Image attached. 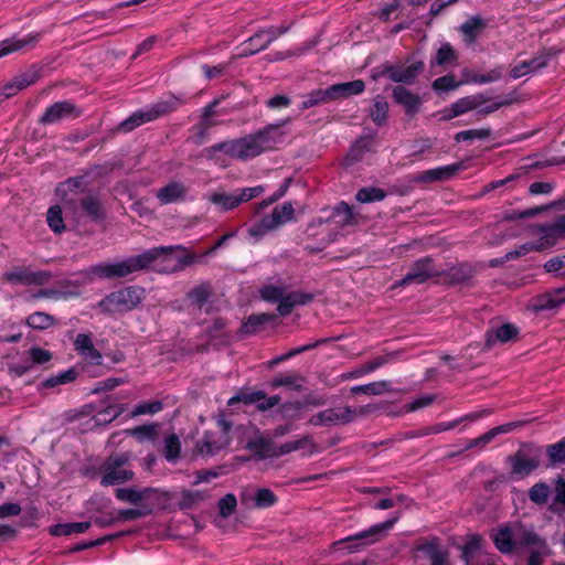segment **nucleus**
Wrapping results in <instances>:
<instances>
[{
	"mask_svg": "<svg viewBox=\"0 0 565 565\" xmlns=\"http://www.w3.org/2000/svg\"><path fill=\"white\" fill-rule=\"evenodd\" d=\"M536 233L541 234L537 250L555 245L558 239L565 238V215L556 216L550 224L537 225Z\"/></svg>",
	"mask_w": 565,
	"mask_h": 565,
	"instance_id": "obj_13",
	"label": "nucleus"
},
{
	"mask_svg": "<svg viewBox=\"0 0 565 565\" xmlns=\"http://www.w3.org/2000/svg\"><path fill=\"white\" fill-rule=\"evenodd\" d=\"M285 288L274 285H265L259 289V295L263 300L271 303H278L279 299L284 296Z\"/></svg>",
	"mask_w": 565,
	"mask_h": 565,
	"instance_id": "obj_54",
	"label": "nucleus"
},
{
	"mask_svg": "<svg viewBox=\"0 0 565 565\" xmlns=\"http://www.w3.org/2000/svg\"><path fill=\"white\" fill-rule=\"evenodd\" d=\"M554 503L565 505V477L557 476L553 481Z\"/></svg>",
	"mask_w": 565,
	"mask_h": 565,
	"instance_id": "obj_64",
	"label": "nucleus"
},
{
	"mask_svg": "<svg viewBox=\"0 0 565 565\" xmlns=\"http://www.w3.org/2000/svg\"><path fill=\"white\" fill-rule=\"evenodd\" d=\"M385 196H386V192L376 186L362 188L355 194V199L360 203L380 202Z\"/></svg>",
	"mask_w": 565,
	"mask_h": 565,
	"instance_id": "obj_44",
	"label": "nucleus"
},
{
	"mask_svg": "<svg viewBox=\"0 0 565 565\" xmlns=\"http://www.w3.org/2000/svg\"><path fill=\"white\" fill-rule=\"evenodd\" d=\"M546 454L553 465L565 462V440H559L555 444L548 445Z\"/></svg>",
	"mask_w": 565,
	"mask_h": 565,
	"instance_id": "obj_59",
	"label": "nucleus"
},
{
	"mask_svg": "<svg viewBox=\"0 0 565 565\" xmlns=\"http://www.w3.org/2000/svg\"><path fill=\"white\" fill-rule=\"evenodd\" d=\"M246 448L260 459L276 457V447L270 438L259 436L250 439Z\"/></svg>",
	"mask_w": 565,
	"mask_h": 565,
	"instance_id": "obj_28",
	"label": "nucleus"
},
{
	"mask_svg": "<svg viewBox=\"0 0 565 565\" xmlns=\"http://www.w3.org/2000/svg\"><path fill=\"white\" fill-rule=\"evenodd\" d=\"M503 70H504L503 66L499 65V66L494 67L493 70H491L490 72H488L487 74H482V75L475 74L471 77H469V83L488 84V83L500 81L503 76Z\"/></svg>",
	"mask_w": 565,
	"mask_h": 565,
	"instance_id": "obj_56",
	"label": "nucleus"
},
{
	"mask_svg": "<svg viewBox=\"0 0 565 565\" xmlns=\"http://www.w3.org/2000/svg\"><path fill=\"white\" fill-rule=\"evenodd\" d=\"M184 102L173 95L150 104L135 113L118 125L120 132H130L143 124L175 111Z\"/></svg>",
	"mask_w": 565,
	"mask_h": 565,
	"instance_id": "obj_3",
	"label": "nucleus"
},
{
	"mask_svg": "<svg viewBox=\"0 0 565 565\" xmlns=\"http://www.w3.org/2000/svg\"><path fill=\"white\" fill-rule=\"evenodd\" d=\"M194 263V255L186 253L181 245L158 246L143 250L119 262H105L92 265L86 274L100 279L125 278L140 270L171 274Z\"/></svg>",
	"mask_w": 565,
	"mask_h": 565,
	"instance_id": "obj_1",
	"label": "nucleus"
},
{
	"mask_svg": "<svg viewBox=\"0 0 565 565\" xmlns=\"http://www.w3.org/2000/svg\"><path fill=\"white\" fill-rule=\"evenodd\" d=\"M181 443L175 434H171L164 438V457L168 461L174 462L180 458Z\"/></svg>",
	"mask_w": 565,
	"mask_h": 565,
	"instance_id": "obj_49",
	"label": "nucleus"
},
{
	"mask_svg": "<svg viewBox=\"0 0 565 565\" xmlns=\"http://www.w3.org/2000/svg\"><path fill=\"white\" fill-rule=\"evenodd\" d=\"M298 380H301V377L295 373L278 374L268 383V385L274 390L281 386H287L297 392H300L302 390V385L297 383Z\"/></svg>",
	"mask_w": 565,
	"mask_h": 565,
	"instance_id": "obj_42",
	"label": "nucleus"
},
{
	"mask_svg": "<svg viewBox=\"0 0 565 565\" xmlns=\"http://www.w3.org/2000/svg\"><path fill=\"white\" fill-rule=\"evenodd\" d=\"M459 54L449 42H444L436 51L435 56L430 60V67L456 66L458 65Z\"/></svg>",
	"mask_w": 565,
	"mask_h": 565,
	"instance_id": "obj_25",
	"label": "nucleus"
},
{
	"mask_svg": "<svg viewBox=\"0 0 565 565\" xmlns=\"http://www.w3.org/2000/svg\"><path fill=\"white\" fill-rule=\"evenodd\" d=\"M469 83V78L465 81H457L454 74H447L440 77H437L431 83V88L435 93L441 94L447 92H452L458 89L461 85Z\"/></svg>",
	"mask_w": 565,
	"mask_h": 565,
	"instance_id": "obj_37",
	"label": "nucleus"
},
{
	"mask_svg": "<svg viewBox=\"0 0 565 565\" xmlns=\"http://www.w3.org/2000/svg\"><path fill=\"white\" fill-rule=\"evenodd\" d=\"M52 278L51 271H31L29 267L17 266L3 274V280L11 285L42 286Z\"/></svg>",
	"mask_w": 565,
	"mask_h": 565,
	"instance_id": "obj_10",
	"label": "nucleus"
},
{
	"mask_svg": "<svg viewBox=\"0 0 565 565\" xmlns=\"http://www.w3.org/2000/svg\"><path fill=\"white\" fill-rule=\"evenodd\" d=\"M324 340H318L316 342H312V343H308V344H303V345H300L298 348H295L290 351H288L287 353H284V354H280V355H277L276 358L271 359L270 361H268V367L273 369L275 367L276 365H278L279 363L281 362H285L298 354H301L303 352H307V351H310L315 348H317L319 344L323 343Z\"/></svg>",
	"mask_w": 565,
	"mask_h": 565,
	"instance_id": "obj_41",
	"label": "nucleus"
},
{
	"mask_svg": "<svg viewBox=\"0 0 565 565\" xmlns=\"http://www.w3.org/2000/svg\"><path fill=\"white\" fill-rule=\"evenodd\" d=\"M550 493L551 487L547 483L540 481L530 488L529 499L535 504L543 505L547 502Z\"/></svg>",
	"mask_w": 565,
	"mask_h": 565,
	"instance_id": "obj_46",
	"label": "nucleus"
},
{
	"mask_svg": "<svg viewBox=\"0 0 565 565\" xmlns=\"http://www.w3.org/2000/svg\"><path fill=\"white\" fill-rule=\"evenodd\" d=\"M145 299V289L127 286L105 296L97 307L107 315L124 313L135 309Z\"/></svg>",
	"mask_w": 565,
	"mask_h": 565,
	"instance_id": "obj_4",
	"label": "nucleus"
},
{
	"mask_svg": "<svg viewBox=\"0 0 565 565\" xmlns=\"http://www.w3.org/2000/svg\"><path fill=\"white\" fill-rule=\"evenodd\" d=\"M90 522L60 523L50 527V534L53 536H68L75 533H84L90 527Z\"/></svg>",
	"mask_w": 565,
	"mask_h": 565,
	"instance_id": "obj_35",
	"label": "nucleus"
},
{
	"mask_svg": "<svg viewBox=\"0 0 565 565\" xmlns=\"http://www.w3.org/2000/svg\"><path fill=\"white\" fill-rule=\"evenodd\" d=\"M519 329L512 323H504L494 330L486 332L487 347H492L497 341L507 343L516 338Z\"/></svg>",
	"mask_w": 565,
	"mask_h": 565,
	"instance_id": "obj_26",
	"label": "nucleus"
},
{
	"mask_svg": "<svg viewBox=\"0 0 565 565\" xmlns=\"http://www.w3.org/2000/svg\"><path fill=\"white\" fill-rule=\"evenodd\" d=\"M277 502L276 494L267 488H260L254 497V505L258 509L273 507Z\"/></svg>",
	"mask_w": 565,
	"mask_h": 565,
	"instance_id": "obj_52",
	"label": "nucleus"
},
{
	"mask_svg": "<svg viewBox=\"0 0 565 565\" xmlns=\"http://www.w3.org/2000/svg\"><path fill=\"white\" fill-rule=\"evenodd\" d=\"M444 270L440 269L430 256H425L415 260L407 274L395 282L394 287H406L409 285H422L426 281L440 277Z\"/></svg>",
	"mask_w": 565,
	"mask_h": 565,
	"instance_id": "obj_7",
	"label": "nucleus"
},
{
	"mask_svg": "<svg viewBox=\"0 0 565 565\" xmlns=\"http://www.w3.org/2000/svg\"><path fill=\"white\" fill-rule=\"evenodd\" d=\"M212 295L211 286L206 282L201 284L192 288L188 292V299L191 303L201 308Z\"/></svg>",
	"mask_w": 565,
	"mask_h": 565,
	"instance_id": "obj_45",
	"label": "nucleus"
},
{
	"mask_svg": "<svg viewBox=\"0 0 565 565\" xmlns=\"http://www.w3.org/2000/svg\"><path fill=\"white\" fill-rule=\"evenodd\" d=\"M495 547L503 554L514 550L513 532L509 526L501 527L491 534Z\"/></svg>",
	"mask_w": 565,
	"mask_h": 565,
	"instance_id": "obj_31",
	"label": "nucleus"
},
{
	"mask_svg": "<svg viewBox=\"0 0 565 565\" xmlns=\"http://www.w3.org/2000/svg\"><path fill=\"white\" fill-rule=\"evenodd\" d=\"M491 134H492V130L490 128L461 130L455 135V141L462 142V141L473 140V139L482 140V139L489 138L491 136Z\"/></svg>",
	"mask_w": 565,
	"mask_h": 565,
	"instance_id": "obj_53",
	"label": "nucleus"
},
{
	"mask_svg": "<svg viewBox=\"0 0 565 565\" xmlns=\"http://www.w3.org/2000/svg\"><path fill=\"white\" fill-rule=\"evenodd\" d=\"M313 300V295L303 291L284 292L278 301L277 311L279 316H289L296 306H305Z\"/></svg>",
	"mask_w": 565,
	"mask_h": 565,
	"instance_id": "obj_17",
	"label": "nucleus"
},
{
	"mask_svg": "<svg viewBox=\"0 0 565 565\" xmlns=\"http://www.w3.org/2000/svg\"><path fill=\"white\" fill-rule=\"evenodd\" d=\"M217 507L220 515L224 519H227L234 513L237 507L236 497L233 493L225 494L223 498L220 499Z\"/></svg>",
	"mask_w": 565,
	"mask_h": 565,
	"instance_id": "obj_57",
	"label": "nucleus"
},
{
	"mask_svg": "<svg viewBox=\"0 0 565 565\" xmlns=\"http://www.w3.org/2000/svg\"><path fill=\"white\" fill-rule=\"evenodd\" d=\"M396 358V353H388V354H385V355H381V356H377L369 362H366L363 366H362V372L363 373H370V372H373L375 371L376 369L392 362L394 359Z\"/></svg>",
	"mask_w": 565,
	"mask_h": 565,
	"instance_id": "obj_62",
	"label": "nucleus"
},
{
	"mask_svg": "<svg viewBox=\"0 0 565 565\" xmlns=\"http://www.w3.org/2000/svg\"><path fill=\"white\" fill-rule=\"evenodd\" d=\"M369 115L375 125L383 126L386 124L388 116V103L383 96L377 95L373 99V105L370 108Z\"/></svg>",
	"mask_w": 565,
	"mask_h": 565,
	"instance_id": "obj_36",
	"label": "nucleus"
},
{
	"mask_svg": "<svg viewBox=\"0 0 565 565\" xmlns=\"http://www.w3.org/2000/svg\"><path fill=\"white\" fill-rule=\"evenodd\" d=\"M87 181L84 175L72 177L61 183V185L57 188V192L63 193V200L66 204H68L71 203V200L66 199V189L70 192L84 193Z\"/></svg>",
	"mask_w": 565,
	"mask_h": 565,
	"instance_id": "obj_39",
	"label": "nucleus"
},
{
	"mask_svg": "<svg viewBox=\"0 0 565 565\" xmlns=\"http://www.w3.org/2000/svg\"><path fill=\"white\" fill-rule=\"evenodd\" d=\"M154 491L156 490L153 488H145L142 490L134 488H118L116 490V498L124 502L138 504L140 501L149 498V495Z\"/></svg>",
	"mask_w": 565,
	"mask_h": 565,
	"instance_id": "obj_33",
	"label": "nucleus"
},
{
	"mask_svg": "<svg viewBox=\"0 0 565 565\" xmlns=\"http://www.w3.org/2000/svg\"><path fill=\"white\" fill-rule=\"evenodd\" d=\"M274 230L295 220V207L290 201L276 205L269 215H265Z\"/></svg>",
	"mask_w": 565,
	"mask_h": 565,
	"instance_id": "obj_22",
	"label": "nucleus"
},
{
	"mask_svg": "<svg viewBox=\"0 0 565 565\" xmlns=\"http://www.w3.org/2000/svg\"><path fill=\"white\" fill-rule=\"evenodd\" d=\"M543 450L535 445H523L515 454L508 457L511 473L524 478L536 470L541 465Z\"/></svg>",
	"mask_w": 565,
	"mask_h": 565,
	"instance_id": "obj_6",
	"label": "nucleus"
},
{
	"mask_svg": "<svg viewBox=\"0 0 565 565\" xmlns=\"http://www.w3.org/2000/svg\"><path fill=\"white\" fill-rule=\"evenodd\" d=\"M207 493L199 490H184L181 492V499L178 502L180 510L192 509L195 504L204 501Z\"/></svg>",
	"mask_w": 565,
	"mask_h": 565,
	"instance_id": "obj_43",
	"label": "nucleus"
},
{
	"mask_svg": "<svg viewBox=\"0 0 565 565\" xmlns=\"http://www.w3.org/2000/svg\"><path fill=\"white\" fill-rule=\"evenodd\" d=\"M518 426L516 423H508L500 426H497L487 433L482 434L481 436L471 439L469 444L466 446V449H471L475 447H483L490 441H492L498 435L505 434L511 430H513Z\"/></svg>",
	"mask_w": 565,
	"mask_h": 565,
	"instance_id": "obj_29",
	"label": "nucleus"
},
{
	"mask_svg": "<svg viewBox=\"0 0 565 565\" xmlns=\"http://www.w3.org/2000/svg\"><path fill=\"white\" fill-rule=\"evenodd\" d=\"M489 100L490 98L481 93L459 98L441 111V119L450 120L470 110L479 108Z\"/></svg>",
	"mask_w": 565,
	"mask_h": 565,
	"instance_id": "obj_12",
	"label": "nucleus"
},
{
	"mask_svg": "<svg viewBox=\"0 0 565 565\" xmlns=\"http://www.w3.org/2000/svg\"><path fill=\"white\" fill-rule=\"evenodd\" d=\"M163 404L160 401H147L137 404L132 409L134 416H140L146 414H157L162 411Z\"/></svg>",
	"mask_w": 565,
	"mask_h": 565,
	"instance_id": "obj_55",
	"label": "nucleus"
},
{
	"mask_svg": "<svg viewBox=\"0 0 565 565\" xmlns=\"http://www.w3.org/2000/svg\"><path fill=\"white\" fill-rule=\"evenodd\" d=\"M134 472L124 468H110L105 467V473L102 477V486L108 487L114 484L122 483L127 480L132 479Z\"/></svg>",
	"mask_w": 565,
	"mask_h": 565,
	"instance_id": "obj_34",
	"label": "nucleus"
},
{
	"mask_svg": "<svg viewBox=\"0 0 565 565\" xmlns=\"http://www.w3.org/2000/svg\"><path fill=\"white\" fill-rule=\"evenodd\" d=\"M482 537L478 534L470 535L461 547V558L466 565H478L483 557L481 551Z\"/></svg>",
	"mask_w": 565,
	"mask_h": 565,
	"instance_id": "obj_23",
	"label": "nucleus"
},
{
	"mask_svg": "<svg viewBox=\"0 0 565 565\" xmlns=\"http://www.w3.org/2000/svg\"><path fill=\"white\" fill-rule=\"evenodd\" d=\"M230 426L224 424V428L216 431H205L203 437L196 443L200 454L213 456L230 445Z\"/></svg>",
	"mask_w": 565,
	"mask_h": 565,
	"instance_id": "obj_11",
	"label": "nucleus"
},
{
	"mask_svg": "<svg viewBox=\"0 0 565 565\" xmlns=\"http://www.w3.org/2000/svg\"><path fill=\"white\" fill-rule=\"evenodd\" d=\"M47 224L49 227L55 233L61 234L65 231V224L62 216V209L60 205H53L47 210Z\"/></svg>",
	"mask_w": 565,
	"mask_h": 565,
	"instance_id": "obj_48",
	"label": "nucleus"
},
{
	"mask_svg": "<svg viewBox=\"0 0 565 565\" xmlns=\"http://www.w3.org/2000/svg\"><path fill=\"white\" fill-rule=\"evenodd\" d=\"M391 388V382L380 381L363 385H355L351 388L352 394H366V395H381L388 392Z\"/></svg>",
	"mask_w": 565,
	"mask_h": 565,
	"instance_id": "obj_40",
	"label": "nucleus"
},
{
	"mask_svg": "<svg viewBox=\"0 0 565 565\" xmlns=\"http://www.w3.org/2000/svg\"><path fill=\"white\" fill-rule=\"evenodd\" d=\"M271 231H275L274 227H271L266 216H264L257 223L253 224L248 228V235L255 238L256 242H258L260 238H263L267 233Z\"/></svg>",
	"mask_w": 565,
	"mask_h": 565,
	"instance_id": "obj_58",
	"label": "nucleus"
},
{
	"mask_svg": "<svg viewBox=\"0 0 565 565\" xmlns=\"http://www.w3.org/2000/svg\"><path fill=\"white\" fill-rule=\"evenodd\" d=\"M307 443H309V437H302L298 440L287 441L279 447H276V457L290 454L292 451L301 449Z\"/></svg>",
	"mask_w": 565,
	"mask_h": 565,
	"instance_id": "obj_63",
	"label": "nucleus"
},
{
	"mask_svg": "<svg viewBox=\"0 0 565 565\" xmlns=\"http://www.w3.org/2000/svg\"><path fill=\"white\" fill-rule=\"evenodd\" d=\"M41 33H29L23 38L12 36L0 42V57L12 52L34 46L41 40Z\"/></svg>",
	"mask_w": 565,
	"mask_h": 565,
	"instance_id": "obj_18",
	"label": "nucleus"
},
{
	"mask_svg": "<svg viewBox=\"0 0 565 565\" xmlns=\"http://www.w3.org/2000/svg\"><path fill=\"white\" fill-rule=\"evenodd\" d=\"M394 102L403 106L406 115L413 117L419 111L422 98L402 85L395 86L392 92Z\"/></svg>",
	"mask_w": 565,
	"mask_h": 565,
	"instance_id": "obj_16",
	"label": "nucleus"
},
{
	"mask_svg": "<svg viewBox=\"0 0 565 565\" xmlns=\"http://www.w3.org/2000/svg\"><path fill=\"white\" fill-rule=\"evenodd\" d=\"M375 408L374 405H365L359 408L351 406L327 408L313 414L309 418V424L313 426L345 425L354 420L355 417L366 415Z\"/></svg>",
	"mask_w": 565,
	"mask_h": 565,
	"instance_id": "obj_5",
	"label": "nucleus"
},
{
	"mask_svg": "<svg viewBox=\"0 0 565 565\" xmlns=\"http://www.w3.org/2000/svg\"><path fill=\"white\" fill-rule=\"evenodd\" d=\"M548 63V55L547 54H540L529 61H523L520 64L515 65L510 71V77L513 79L521 78L522 76L535 73L544 67L547 66Z\"/></svg>",
	"mask_w": 565,
	"mask_h": 565,
	"instance_id": "obj_21",
	"label": "nucleus"
},
{
	"mask_svg": "<svg viewBox=\"0 0 565 565\" xmlns=\"http://www.w3.org/2000/svg\"><path fill=\"white\" fill-rule=\"evenodd\" d=\"M211 201L223 207L225 211L237 207L241 203L237 193H214Z\"/></svg>",
	"mask_w": 565,
	"mask_h": 565,
	"instance_id": "obj_51",
	"label": "nucleus"
},
{
	"mask_svg": "<svg viewBox=\"0 0 565 565\" xmlns=\"http://www.w3.org/2000/svg\"><path fill=\"white\" fill-rule=\"evenodd\" d=\"M276 315L274 313H259V315H250L242 324L238 330V335H249L259 332L267 323L274 322L276 320Z\"/></svg>",
	"mask_w": 565,
	"mask_h": 565,
	"instance_id": "obj_24",
	"label": "nucleus"
},
{
	"mask_svg": "<svg viewBox=\"0 0 565 565\" xmlns=\"http://www.w3.org/2000/svg\"><path fill=\"white\" fill-rule=\"evenodd\" d=\"M289 122L290 118H286L241 138L215 143L205 149L206 158L212 159L216 152H224L233 159L245 161L273 151L284 142L286 132L281 128Z\"/></svg>",
	"mask_w": 565,
	"mask_h": 565,
	"instance_id": "obj_2",
	"label": "nucleus"
},
{
	"mask_svg": "<svg viewBox=\"0 0 565 565\" xmlns=\"http://www.w3.org/2000/svg\"><path fill=\"white\" fill-rule=\"evenodd\" d=\"M79 206L84 214L93 222L100 223L106 218V211L100 200L99 193L96 191H87L79 199Z\"/></svg>",
	"mask_w": 565,
	"mask_h": 565,
	"instance_id": "obj_15",
	"label": "nucleus"
},
{
	"mask_svg": "<svg viewBox=\"0 0 565 565\" xmlns=\"http://www.w3.org/2000/svg\"><path fill=\"white\" fill-rule=\"evenodd\" d=\"M188 194V189L182 182H170L158 190L156 196L161 204H171L184 201Z\"/></svg>",
	"mask_w": 565,
	"mask_h": 565,
	"instance_id": "obj_20",
	"label": "nucleus"
},
{
	"mask_svg": "<svg viewBox=\"0 0 565 565\" xmlns=\"http://www.w3.org/2000/svg\"><path fill=\"white\" fill-rule=\"evenodd\" d=\"M546 210H547V206H536V207H532V209H527V210H523V211H512V212L505 213L504 220L516 221V220L529 218V217L535 216Z\"/></svg>",
	"mask_w": 565,
	"mask_h": 565,
	"instance_id": "obj_61",
	"label": "nucleus"
},
{
	"mask_svg": "<svg viewBox=\"0 0 565 565\" xmlns=\"http://www.w3.org/2000/svg\"><path fill=\"white\" fill-rule=\"evenodd\" d=\"M82 115L72 100H60L50 105L39 118V124L43 126L56 125L63 120H73Z\"/></svg>",
	"mask_w": 565,
	"mask_h": 565,
	"instance_id": "obj_9",
	"label": "nucleus"
},
{
	"mask_svg": "<svg viewBox=\"0 0 565 565\" xmlns=\"http://www.w3.org/2000/svg\"><path fill=\"white\" fill-rule=\"evenodd\" d=\"M25 323L34 330H46L56 324V319L47 312L35 311L28 316Z\"/></svg>",
	"mask_w": 565,
	"mask_h": 565,
	"instance_id": "obj_38",
	"label": "nucleus"
},
{
	"mask_svg": "<svg viewBox=\"0 0 565 565\" xmlns=\"http://www.w3.org/2000/svg\"><path fill=\"white\" fill-rule=\"evenodd\" d=\"M246 47L244 49L242 56H250L254 55L269 46L266 40L263 38V33L257 31L254 35H252L246 42Z\"/></svg>",
	"mask_w": 565,
	"mask_h": 565,
	"instance_id": "obj_47",
	"label": "nucleus"
},
{
	"mask_svg": "<svg viewBox=\"0 0 565 565\" xmlns=\"http://www.w3.org/2000/svg\"><path fill=\"white\" fill-rule=\"evenodd\" d=\"M334 100L359 95L364 92L365 84L362 79L338 83L330 86Z\"/></svg>",
	"mask_w": 565,
	"mask_h": 565,
	"instance_id": "obj_27",
	"label": "nucleus"
},
{
	"mask_svg": "<svg viewBox=\"0 0 565 565\" xmlns=\"http://www.w3.org/2000/svg\"><path fill=\"white\" fill-rule=\"evenodd\" d=\"M424 63L417 61L406 67H397L393 65H385L382 74L395 83L413 84L417 75L424 71Z\"/></svg>",
	"mask_w": 565,
	"mask_h": 565,
	"instance_id": "obj_14",
	"label": "nucleus"
},
{
	"mask_svg": "<svg viewBox=\"0 0 565 565\" xmlns=\"http://www.w3.org/2000/svg\"><path fill=\"white\" fill-rule=\"evenodd\" d=\"M397 520L398 516H395L390 520H386L385 522L374 524L364 531H361L354 535H350L343 540L335 542V544H347V550L350 553H354L366 545L380 541V539L385 534V532L393 527Z\"/></svg>",
	"mask_w": 565,
	"mask_h": 565,
	"instance_id": "obj_8",
	"label": "nucleus"
},
{
	"mask_svg": "<svg viewBox=\"0 0 565 565\" xmlns=\"http://www.w3.org/2000/svg\"><path fill=\"white\" fill-rule=\"evenodd\" d=\"M340 226L355 225L358 223L356 217L352 211V207L344 201L339 202L333 209L330 216Z\"/></svg>",
	"mask_w": 565,
	"mask_h": 565,
	"instance_id": "obj_32",
	"label": "nucleus"
},
{
	"mask_svg": "<svg viewBox=\"0 0 565 565\" xmlns=\"http://www.w3.org/2000/svg\"><path fill=\"white\" fill-rule=\"evenodd\" d=\"M420 551L426 552L431 559V565H447L446 556L441 553L436 540L426 542L419 546Z\"/></svg>",
	"mask_w": 565,
	"mask_h": 565,
	"instance_id": "obj_50",
	"label": "nucleus"
},
{
	"mask_svg": "<svg viewBox=\"0 0 565 565\" xmlns=\"http://www.w3.org/2000/svg\"><path fill=\"white\" fill-rule=\"evenodd\" d=\"M462 168H463L462 163H459V162L448 164V166L437 167V168L422 172L417 177L416 180L419 182H437V181L450 180Z\"/></svg>",
	"mask_w": 565,
	"mask_h": 565,
	"instance_id": "obj_19",
	"label": "nucleus"
},
{
	"mask_svg": "<svg viewBox=\"0 0 565 565\" xmlns=\"http://www.w3.org/2000/svg\"><path fill=\"white\" fill-rule=\"evenodd\" d=\"M484 26L486 24L483 20L479 15H475L466 20L459 30L463 36L465 42L467 44H472L484 29Z\"/></svg>",
	"mask_w": 565,
	"mask_h": 565,
	"instance_id": "obj_30",
	"label": "nucleus"
},
{
	"mask_svg": "<svg viewBox=\"0 0 565 565\" xmlns=\"http://www.w3.org/2000/svg\"><path fill=\"white\" fill-rule=\"evenodd\" d=\"M369 150V145L366 139L358 140L351 148L347 154V161L349 163H354L360 161L363 158V154Z\"/></svg>",
	"mask_w": 565,
	"mask_h": 565,
	"instance_id": "obj_60",
	"label": "nucleus"
}]
</instances>
